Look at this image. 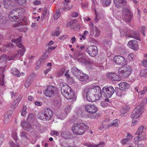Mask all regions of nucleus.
<instances>
[{"label":"nucleus","mask_w":147,"mask_h":147,"mask_svg":"<svg viewBox=\"0 0 147 147\" xmlns=\"http://www.w3.org/2000/svg\"><path fill=\"white\" fill-rule=\"evenodd\" d=\"M101 90L98 86H92L86 93V98L90 102H95L99 100L101 96Z\"/></svg>","instance_id":"nucleus-1"},{"label":"nucleus","mask_w":147,"mask_h":147,"mask_svg":"<svg viewBox=\"0 0 147 147\" xmlns=\"http://www.w3.org/2000/svg\"><path fill=\"white\" fill-rule=\"evenodd\" d=\"M88 129V126L84 123H74L71 127L73 133L77 136L82 135Z\"/></svg>","instance_id":"nucleus-2"},{"label":"nucleus","mask_w":147,"mask_h":147,"mask_svg":"<svg viewBox=\"0 0 147 147\" xmlns=\"http://www.w3.org/2000/svg\"><path fill=\"white\" fill-rule=\"evenodd\" d=\"M53 116L52 111L49 108L45 109L42 112H40L38 115V117L43 120H49Z\"/></svg>","instance_id":"nucleus-3"},{"label":"nucleus","mask_w":147,"mask_h":147,"mask_svg":"<svg viewBox=\"0 0 147 147\" xmlns=\"http://www.w3.org/2000/svg\"><path fill=\"white\" fill-rule=\"evenodd\" d=\"M121 70L119 71V75L121 78H127L130 75L132 69L130 66L123 67Z\"/></svg>","instance_id":"nucleus-4"},{"label":"nucleus","mask_w":147,"mask_h":147,"mask_svg":"<svg viewBox=\"0 0 147 147\" xmlns=\"http://www.w3.org/2000/svg\"><path fill=\"white\" fill-rule=\"evenodd\" d=\"M102 91L103 96L107 98H110L115 92V90L112 86H110L104 87Z\"/></svg>","instance_id":"nucleus-5"},{"label":"nucleus","mask_w":147,"mask_h":147,"mask_svg":"<svg viewBox=\"0 0 147 147\" xmlns=\"http://www.w3.org/2000/svg\"><path fill=\"white\" fill-rule=\"evenodd\" d=\"M74 95L73 92L70 86L67 84L65 85V97L69 100V101L71 103H73L74 102L72 99Z\"/></svg>","instance_id":"nucleus-6"},{"label":"nucleus","mask_w":147,"mask_h":147,"mask_svg":"<svg viewBox=\"0 0 147 147\" xmlns=\"http://www.w3.org/2000/svg\"><path fill=\"white\" fill-rule=\"evenodd\" d=\"M122 11L124 13L123 16V20L126 22H130L132 18V15L129 10L124 7Z\"/></svg>","instance_id":"nucleus-7"},{"label":"nucleus","mask_w":147,"mask_h":147,"mask_svg":"<svg viewBox=\"0 0 147 147\" xmlns=\"http://www.w3.org/2000/svg\"><path fill=\"white\" fill-rule=\"evenodd\" d=\"M143 108L142 105H139L137 106L133 110L131 115L132 118H137L141 115L143 110Z\"/></svg>","instance_id":"nucleus-8"},{"label":"nucleus","mask_w":147,"mask_h":147,"mask_svg":"<svg viewBox=\"0 0 147 147\" xmlns=\"http://www.w3.org/2000/svg\"><path fill=\"white\" fill-rule=\"evenodd\" d=\"M113 61L116 64L121 66L124 65L127 63V61L124 57L120 55L114 57Z\"/></svg>","instance_id":"nucleus-9"},{"label":"nucleus","mask_w":147,"mask_h":147,"mask_svg":"<svg viewBox=\"0 0 147 147\" xmlns=\"http://www.w3.org/2000/svg\"><path fill=\"white\" fill-rule=\"evenodd\" d=\"M21 37L20 36L19 38L16 40H13L12 41L14 42H16L17 44V46L21 48L22 50H19L17 52L18 54H20V56H22L25 51V49H24V47H23V45L21 43L20 40H21Z\"/></svg>","instance_id":"nucleus-10"},{"label":"nucleus","mask_w":147,"mask_h":147,"mask_svg":"<svg viewBox=\"0 0 147 147\" xmlns=\"http://www.w3.org/2000/svg\"><path fill=\"white\" fill-rule=\"evenodd\" d=\"M86 51L90 56L92 57L96 56L98 53L97 47L94 46H90L87 48Z\"/></svg>","instance_id":"nucleus-11"},{"label":"nucleus","mask_w":147,"mask_h":147,"mask_svg":"<svg viewBox=\"0 0 147 147\" xmlns=\"http://www.w3.org/2000/svg\"><path fill=\"white\" fill-rule=\"evenodd\" d=\"M57 88L55 86H49L45 90L44 94L46 96L51 97L54 94V92L56 91Z\"/></svg>","instance_id":"nucleus-12"},{"label":"nucleus","mask_w":147,"mask_h":147,"mask_svg":"<svg viewBox=\"0 0 147 147\" xmlns=\"http://www.w3.org/2000/svg\"><path fill=\"white\" fill-rule=\"evenodd\" d=\"M84 108L87 112L90 113H95L97 110V107L93 105H86L84 106Z\"/></svg>","instance_id":"nucleus-13"},{"label":"nucleus","mask_w":147,"mask_h":147,"mask_svg":"<svg viewBox=\"0 0 147 147\" xmlns=\"http://www.w3.org/2000/svg\"><path fill=\"white\" fill-rule=\"evenodd\" d=\"M129 35H126L127 36L135 38L138 40H140L139 33L138 31L130 30L129 31Z\"/></svg>","instance_id":"nucleus-14"},{"label":"nucleus","mask_w":147,"mask_h":147,"mask_svg":"<svg viewBox=\"0 0 147 147\" xmlns=\"http://www.w3.org/2000/svg\"><path fill=\"white\" fill-rule=\"evenodd\" d=\"M128 45L129 47L134 50H137L138 48L137 41L135 40L129 41Z\"/></svg>","instance_id":"nucleus-15"},{"label":"nucleus","mask_w":147,"mask_h":147,"mask_svg":"<svg viewBox=\"0 0 147 147\" xmlns=\"http://www.w3.org/2000/svg\"><path fill=\"white\" fill-rule=\"evenodd\" d=\"M4 5V7L8 9H12L15 6V5L11 0H5Z\"/></svg>","instance_id":"nucleus-16"},{"label":"nucleus","mask_w":147,"mask_h":147,"mask_svg":"<svg viewBox=\"0 0 147 147\" xmlns=\"http://www.w3.org/2000/svg\"><path fill=\"white\" fill-rule=\"evenodd\" d=\"M114 3L115 6L118 8H120L125 5V0H114Z\"/></svg>","instance_id":"nucleus-17"},{"label":"nucleus","mask_w":147,"mask_h":147,"mask_svg":"<svg viewBox=\"0 0 147 147\" xmlns=\"http://www.w3.org/2000/svg\"><path fill=\"white\" fill-rule=\"evenodd\" d=\"M5 70L4 67H0V85L3 86L4 82V74L3 73Z\"/></svg>","instance_id":"nucleus-18"},{"label":"nucleus","mask_w":147,"mask_h":147,"mask_svg":"<svg viewBox=\"0 0 147 147\" xmlns=\"http://www.w3.org/2000/svg\"><path fill=\"white\" fill-rule=\"evenodd\" d=\"M21 126L24 129L27 131H29L32 129L31 125L29 123L26 121L22 122Z\"/></svg>","instance_id":"nucleus-19"},{"label":"nucleus","mask_w":147,"mask_h":147,"mask_svg":"<svg viewBox=\"0 0 147 147\" xmlns=\"http://www.w3.org/2000/svg\"><path fill=\"white\" fill-rule=\"evenodd\" d=\"M119 87L121 89L125 91L129 88L130 85L127 82H122L119 84Z\"/></svg>","instance_id":"nucleus-20"},{"label":"nucleus","mask_w":147,"mask_h":147,"mask_svg":"<svg viewBox=\"0 0 147 147\" xmlns=\"http://www.w3.org/2000/svg\"><path fill=\"white\" fill-rule=\"evenodd\" d=\"M82 71L75 67H74L72 68L71 72L74 75L77 77H79L80 74L81 73Z\"/></svg>","instance_id":"nucleus-21"},{"label":"nucleus","mask_w":147,"mask_h":147,"mask_svg":"<svg viewBox=\"0 0 147 147\" xmlns=\"http://www.w3.org/2000/svg\"><path fill=\"white\" fill-rule=\"evenodd\" d=\"M28 134L26 132L24 131H22L20 133V136L25 139L29 142H30L31 143L33 144H34L36 141H34V142L30 141V138L28 137Z\"/></svg>","instance_id":"nucleus-22"},{"label":"nucleus","mask_w":147,"mask_h":147,"mask_svg":"<svg viewBox=\"0 0 147 147\" xmlns=\"http://www.w3.org/2000/svg\"><path fill=\"white\" fill-rule=\"evenodd\" d=\"M107 76L108 78L113 81L117 80V76L114 73H109L107 75Z\"/></svg>","instance_id":"nucleus-23"},{"label":"nucleus","mask_w":147,"mask_h":147,"mask_svg":"<svg viewBox=\"0 0 147 147\" xmlns=\"http://www.w3.org/2000/svg\"><path fill=\"white\" fill-rule=\"evenodd\" d=\"M80 79V80L81 81H84L87 80L88 78V76L86 74H84L82 72L80 74V76L78 77Z\"/></svg>","instance_id":"nucleus-24"},{"label":"nucleus","mask_w":147,"mask_h":147,"mask_svg":"<svg viewBox=\"0 0 147 147\" xmlns=\"http://www.w3.org/2000/svg\"><path fill=\"white\" fill-rule=\"evenodd\" d=\"M127 138H125L120 141V142L123 145H125L127 141L130 139L131 140L132 137L130 136V134L129 133H127Z\"/></svg>","instance_id":"nucleus-25"},{"label":"nucleus","mask_w":147,"mask_h":147,"mask_svg":"<svg viewBox=\"0 0 147 147\" xmlns=\"http://www.w3.org/2000/svg\"><path fill=\"white\" fill-rule=\"evenodd\" d=\"M9 15L10 16V17L13 16L16 17V18L19 19V20H20V18L18 16H19L18 12L16 10H13L11 11L10 12Z\"/></svg>","instance_id":"nucleus-26"},{"label":"nucleus","mask_w":147,"mask_h":147,"mask_svg":"<svg viewBox=\"0 0 147 147\" xmlns=\"http://www.w3.org/2000/svg\"><path fill=\"white\" fill-rule=\"evenodd\" d=\"M129 107L127 106H124L121 109V112L122 114H124L129 111Z\"/></svg>","instance_id":"nucleus-27"},{"label":"nucleus","mask_w":147,"mask_h":147,"mask_svg":"<svg viewBox=\"0 0 147 147\" xmlns=\"http://www.w3.org/2000/svg\"><path fill=\"white\" fill-rule=\"evenodd\" d=\"M60 33V32L59 31V26H57L56 28L55 31L52 32L51 35L53 36H58L59 35Z\"/></svg>","instance_id":"nucleus-28"},{"label":"nucleus","mask_w":147,"mask_h":147,"mask_svg":"<svg viewBox=\"0 0 147 147\" xmlns=\"http://www.w3.org/2000/svg\"><path fill=\"white\" fill-rule=\"evenodd\" d=\"M124 91L121 89L119 88H117V90H115V92L118 96H121L124 94Z\"/></svg>","instance_id":"nucleus-29"},{"label":"nucleus","mask_w":147,"mask_h":147,"mask_svg":"<svg viewBox=\"0 0 147 147\" xmlns=\"http://www.w3.org/2000/svg\"><path fill=\"white\" fill-rule=\"evenodd\" d=\"M11 72L14 76L18 77H20V74L19 71L16 69H12Z\"/></svg>","instance_id":"nucleus-30"},{"label":"nucleus","mask_w":147,"mask_h":147,"mask_svg":"<svg viewBox=\"0 0 147 147\" xmlns=\"http://www.w3.org/2000/svg\"><path fill=\"white\" fill-rule=\"evenodd\" d=\"M119 121L117 119H115L112 121L111 123V125H109L108 126L109 127L111 126L112 125L115 126L116 127H118V123H119Z\"/></svg>","instance_id":"nucleus-31"},{"label":"nucleus","mask_w":147,"mask_h":147,"mask_svg":"<svg viewBox=\"0 0 147 147\" xmlns=\"http://www.w3.org/2000/svg\"><path fill=\"white\" fill-rule=\"evenodd\" d=\"M140 74L141 76L147 77V69H145L141 70Z\"/></svg>","instance_id":"nucleus-32"},{"label":"nucleus","mask_w":147,"mask_h":147,"mask_svg":"<svg viewBox=\"0 0 147 147\" xmlns=\"http://www.w3.org/2000/svg\"><path fill=\"white\" fill-rule=\"evenodd\" d=\"M9 57L6 55H2L0 58V61L1 62H6L7 61L9 60Z\"/></svg>","instance_id":"nucleus-33"},{"label":"nucleus","mask_w":147,"mask_h":147,"mask_svg":"<svg viewBox=\"0 0 147 147\" xmlns=\"http://www.w3.org/2000/svg\"><path fill=\"white\" fill-rule=\"evenodd\" d=\"M12 112L11 111H8L4 115L5 120H7L11 116Z\"/></svg>","instance_id":"nucleus-34"},{"label":"nucleus","mask_w":147,"mask_h":147,"mask_svg":"<svg viewBox=\"0 0 147 147\" xmlns=\"http://www.w3.org/2000/svg\"><path fill=\"white\" fill-rule=\"evenodd\" d=\"M77 22V21L76 19L71 20L70 21L67 22L66 25L68 27H70L74 24H76Z\"/></svg>","instance_id":"nucleus-35"},{"label":"nucleus","mask_w":147,"mask_h":147,"mask_svg":"<svg viewBox=\"0 0 147 147\" xmlns=\"http://www.w3.org/2000/svg\"><path fill=\"white\" fill-rule=\"evenodd\" d=\"M144 128V126L143 125L140 127L138 129V130H137V131L136 132V135L138 134V135L140 136L143 131Z\"/></svg>","instance_id":"nucleus-36"},{"label":"nucleus","mask_w":147,"mask_h":147,"mask_svg":"<svg viewBox=\"0 0 147 147\" xmlns=\"http://www.w3.org/2000/svg\"><path fill=\"white\" fill-rule=\"evenodd\" d=\"M14 2L18 4L22 5L26 3V0H14Z\"/></svg>","instance_id":"nucleus-37"},{"label":"nucleus","mask_w":147,"mask_h":147,"mask_svg":"<svg viewBox=\"0 0 147 147\" xmlns=\"http://www.w3.org/2000/svg\"><path fill=\"white\" fill-rule=\"evenodd\" d=\"M104 143L102 142L98 144H91L90 147H102L104 146Z\"/></svg>","instance_id":"nucleus-38"},{"label":"nucleus","mask_w":147,"mask_h":147,"mask_svg":"<svg viewBox=\"0 0 147 147\" xmlns=\"http://www.w3.org/2000/svg\"><path fill=\"white\" fill-rule=\"evenodd\" d=\"M44 59V57L43 56H42V57H41L38 61L36 64L37 66H38V67H39L40 64L43 62Z\"/></svg>","instance_id":"nucleus-39"},{"label":"nucleus","mask_w":147,"mask_h":147,"mask_svg":"<svg viewBox=\"0 0 147 147\" xmlns=\"http://www.w3.org/2000/svg\"><path fill=\"white\" fill-rule=\"evenodd\" d=\"M140 136L138 135L134 139V141L135 144H137L139 141L141 140V139L140 138Z\"/></svg>","instance_id":"nucleus-40"},{"label":"nucleus","mask_w":147,"mask_h":147,"mask_svg":"<svg viewBox=\"0 0 147 147\" xmlns=\"http://www.w3.org/2000/svg\"><path fill=\"white\" fill-rule=\"evenodd\" d=\"M78 61L79 62L85 63L86 64V63L88 62H87V60L84 58L83 57L79 58L78 59Z\"/></svg>","instance_id":"nucleus-41"},{"label":"nucleus","mask_w":147,"mask_h":147,"mask_svg":"<svg viewBox=\"0 0 147 147\" xmlns=\"http://www.w3.org/2000/svg\"><path fill=\"white\" fill-rule=\"evenodd\" d=\"M102 3L103 4L107 6L109 5L111 3V0H102Z\"/></svg>","instance_id":"nucleus-42"},{"label":"nucleus","mask_w":147,"mask_h":147,"mask_svg":"<svg viewBox=\"0 0 147 147\" xmlns=\"http://www.w3.org/2000/svg\"><path fill=\"white\" fill-rule=\"evenodd\" d=\"M8 17L9 19L11 21L18 22L19 21V19L16 18L14 17H10V16L9 15Z\"/></svg>","instance_id":"nucleus-43"},{"label":"nucleus","mask_w":147,"mask_h":147,"mask_svg":"<svg viewBox=\"0 0 147 147\" xmlns=\"http://www.w3.org/2000/svg\"><path fill=\"white\" fill-rule=\"evenodd\" d=\"M60 16V11H56V13L54 15L53 18L55 20L57 19Z\"/></svg>","instance_id":"nucleus-44"},{"label":"nucleus","mask_w":147,"mask_h":147,"mask_svg":"<svg viewBox=\"0 0 147 147\" xmlns=\"http://www.w3.org/2000/svg\"><path fill=\"white\" fill-rule=\"evenodd\" d=\"M65 138L69 139L70 138L71 135V133L68 131H66L65 132Z\"/></svg>","instance_id":"nucleus-45"},{"label":"nucleus","mask_w":147,"mask_h":147,"mask_svg":"<svg viewBox=\"0 0 147 147\" xmlns=\"http://www.w3.org/2000/svg\"><path fill=\"white\" fill-rule=\"evenodd\" d=\"M26 106H24L23 108L22 112L21 113V115L24 116L27 113L26 111Z\"/></svg>","instance_id":"nucleus-46"},{"label":"nucleus","mask_w":147,"mask_h":147,"mask_svg":"<svg viewBox=\"0 0 147 147\" xmlns=\"http://www.w3.org/2000/svg\"><path fill=\"white\" fill-rule=\"evenodd\" d=\"M147 104V98H144L142 100V101L141 103V105H142L143 106H143L144 105H145Z\"/></svg>","instance_id":"nucleus-47"},{"label":"nucleus","mask_w":147,"mask_h":147,"mask_svg":"<svg viewBox=\"0 0 147 147\" xmlns=\"http://www.w3.org/2000/svg\"><path fill=\"white\" fill-rule=\"evenodd\" d=\"M95 36L96 37H98L100 35V32L99 31V30L96 27L95 28Z\"/></svg>","instance_id":"nucleus-48"},{"label":"nucleus","mask_w":147,"mask_h":147,"mask_svg":"<svg viewBox=\"0 0 147 147\" xmlns=\"http://www.w3.org/2000/svg\"><path fill=\"white\" fill-rule=\"evenodd\" d=\"M10 147H19L18 144H15L12 141L10 142Z\"/></svg>","instance_id":"nucleus-49"},{"label":"nucleus","mask_w":147,"mask_h":147,"mask_svg":"<svg viewBox=\"0 0 147 147\" xmlns=\"http://www.w3.org/2000/svg\"><path fill=\"white\" fill-rule=\"evenodd\" d=\"M64 84L63 82L60 83L59 84V86L61 88V92L63 94L64 93Z\"/></svg>","instance_id":"nucleus-50"},{"label":"nucleus","mask_w":147,"mask_h":147,"mask_svg":"<svg viewBox=\"0 0 147 147\" xmlns=\"http://www.w3.org/2000/svg\"><path fill=\"white\" fill-rule=\"evenodd\" d=\"M69 71L67 70L66 71L65 73V76L67 77V81L71 80V78L70 77V75L68 74Z\"/></svg>","instance_id":"nucleus-51"},{"label":"nucleus","mask_w":147,"mask_h":147,"mask_svg":"<svg viewBox=\"0 0 147 147\" xmlns=\"http://www.w3.org/2000/svg\"><path fill=\"white\" fill-rule=\"evenodd\" d=\"M34 119V115L32 113L30 114L28 116V119L29 121L33 120Z\"/></svg>","instance_id":"nucleus-52"},{"label":"nucleus","mask_w":147,"mask_h":147,"mask_svg":"<svg viewBox=\"0 0 147 147\" xmlns=\"http://www.w3.org/2000/svg\"><path fill=\"white\" fill-rule=\"evenodd\" d=\"M65 109V113L67 114L69 113L71 111V108L70 105L67 106Z\"/></svg>","instance_id":"nucleus-53"},{"label":"nucleus","mask_w":147,"mask_h":147,"mask_svg":"<svg viewBox=\"0 0 147 147\" xmlns=\"http://www.w3.org/2000/svg\"><path fill=\"white\" fill-rule=\"evenodd\" d=\"M47 11V8L46 7H45L44 9V11L42 13V16L41 17L42 19H44L45 17Z\"/></svg>","instance_id":"nucleus-54"},{"label":"nucleus","mask_w":147,"mask_h":147,"mask_svg":"<svg viewBox=\"0 0 147 147\" xmlns=\"http://www.w3.org/2000/svg\"><path fill=\"white\" fill-rule=\"evenodd\" d=\"M19 54H16L14 55H13L11 57H9V60H11L14 59H15L17 57H18V55Z\"/></svg>","instance_id":"nucleus-55"},{"label":"nucleus","mask_w":147,"mask_h":147,"mask_svg":"<svg viewBox=\"0 0 147 147\" xmlns=\"http://www.w3.org/2000/svg\"><path fill=\"white\" fill-rule=\"evenodd\" d=\"M64 70L63 69L61 70L58 73L57 76L58 77L61 76L64 74Z\"/></svg>","instance_id":"nucleus-56"},{"label":"nucleus","mask_w":147,"mask_h":147,"mask_svg":"<svg viewBox=\"0 0 147 147\" xmlns=\"http://www.w3.org/2000/svg\"><path fill=\"white\" fill-rule=\"evenodd\" d=\"M77 55L78 57L79 58L80 56L83 57L84 55V54L80 51H79L78 52Z\"/></svg>","instance_id":"nucleus-57"},{"label":"nucleus","mask_w":147,"mask_h":147,"mask_svg":"<svg viewBox=\"0 0 147 147\" xmlns=\"http://www.w3.org/2000/svg\"><path fill=\"white\" fill-rule=\"evenodd\" d=\"M142 65L144 66H147V59H145L142 61Z\"/></svg>","instance_id":"nucleus-58"},{"label":"nucleus","mask_w":147,"mask_h":147,"mask_svg":"<svg viewBox=\"0 0 147 147\" xmlns=\"http://www.w3.org/2000/svg\"><path fill=\"white\" fill-rule=\"evenodd\" d=\"M51 134L52 135H55L56 136H58L59 135V133L57 131H51Z\"/></svg>","instance_id":"nucleus-59"},{"label":"nucleus","mask_w":147,"mask_h":147,"mask_svg":"<svg viewBox=\"0 0 147 147\" xmlns=\"http://www.w3.org/2000/svg\"><path fill=\"white\" fill-rule=\"evenodd\" d=\"M78 16V13L76 12H74L73 13L71 14V16L73 17H76Z\"/></svg>","instance_id":"nucleus-60"},{"label":"nucleus","mask_w":147,"mask_h":147,"mask_svg":"<svg viewBox=\"0 0 147 147\" xmlns=\"http://www.w3.org/2000/svg\"><path fill=\"white\" fill-rule=\"evenodd\" d=\"M22 98V96L20 95L19 96V97L17 98L16 100H15V101L19 103L21 101V98Z\"/></svg>","instance_id":"nucleus-61"},{"label":"nucleus","mask_w":147,"mask_h":147,"mask_svg":"<svg viewBox=\"0 0 147 147\" xmlns=\"http://www.w3.org/2000/svg\"><path fill=\"white\" fill-rule=\"evenodd\" d=\"M30 83L29 82V81L27 80L25 84V87L27 88L30 85Z\"/></svg>","instance_id":"nucleus-62"},{"label":"nucleus","mask_w":147,"mask_h":147,"mask_svg":"<svg viewBox=\"0 0 147 147\" xmlns=\"http://www.w3.org/2000/svg\"><path fill=\"white\" fill-rule=\"evenodd\" d=\"M35 105L36 106H40L42 104V103L40 102L36 101L34 103Z\"/></svg>","instance_id":"nucleus-63"},{"label":"nucleus","mask_w":147,"mask_h":147,"mask_svg":"<svg viewBox=\"0 0 147 147\" xmlns=\"http://www.w3.org/2000/svg\"><path fill=\"white\" fill-rule=\"evenodd\" d=\"M73 6V5H72L68 7H65V10L68 11L71 9L72 8Z\"/></svg>","instance_id":"nucleus-64"}]
</instances>
